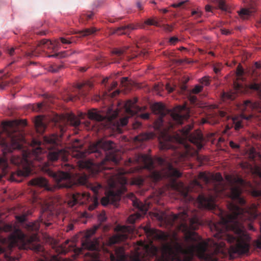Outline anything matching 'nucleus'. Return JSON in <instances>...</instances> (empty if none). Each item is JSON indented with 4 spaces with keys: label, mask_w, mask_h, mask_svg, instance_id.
Here are the masks:
<instances>
[{
    "label": "nucleus",
    "mask_w": 261,
    "mask_h": 261,
    "mask_svg": "<svg viewBox=\"0 0 261 261\" xmlns=\"http://www.w3.org/2000/svg\"><path fill=\"white\" fill-rule=\"evenodd\" d=\"M245 107H248L249 106L251 109H255L257 107V103H252L251 101L249 100H247L244 101V103Z\"/></svg>",
    "instance_id": "obj_52"
},
{
    "label": "nucleus",
    "mask_w": 261,
    "mask_h": 261,
    "mask_svg": "<svg viewBox=\"0 0 261 261\" xmlns=\"http://www.w3.org/2000/svg\"><path fill=\"white\" fill-rule=\"evenodd\" d=\"M40 222L44 224L46 227L51 225V223L46 222L45 221L43 220V216H42L39 220H36L35 222H29L25 225V228L29 230L37 231L39 229Z\"/></svg>",
    "instance_id": "obj_21"
},
{
    "label": "nucleus",
    "mask_w": 261,
    "mask_h": 261,
    "mask_svg": "<svg viewBox=\"0 0 261 261\" xmlns=\"http://www.w3.org/2000/svg\"><path fill=\"white\" fill-rule=\"evenodd\" d=\"M116 229L119 231V232L110 238L109 241H108V245H112L126 239L128 238V234L133 232L134 228L133 225H123L117 226Z\"/></svg>",
    "instance_id": "obj_14"
},
{
    "label": "nucleus",
    "mask_w": 261,
    "mask_h": 261,
    "mask_svg": "<svg viewBox=\"0 0 261 261\" xmlns=\"http://www.w3.org/2000/svg\"><path fill=\"white\" fill-rule=\"evenodd\" d=\"M35 124L37 131L40 133H42L46 128V125L44 124L42 118L40 116L36 117Z\"/></svg>",
    "instance_id": "obj_32"
},
{
    "label": "nucleus",
    "mask_w": 261,
    "mask_h": 261,
    "mask_svg": "<svg viewBox=\"0 0 261 261\" xmlns=\"http://www.w3.org/2000/svg\"><path fill=\"white\" fill-rule=\"evenodd\" d=\"M129 198L133 201V204L135 207L139 209L142 214H145L148 210V205L143 203L139 200L136 199L134 194H130L128 195Z\"/></svg>",
    "instance_id": "obj_26"
},
{
    "label": "nucleus",
    "mask_w": 261,
    "mask_h": 261,
    "mask_svg": "<svg viewBox=\"0 0 261 261\" xmlns=\"http://www.w3.org/2000/svg\"><path fill=\"white\" fill-rule=\"evenodd\" d=\"M98 204V198L97 196H95L94 198V199H93V204L90 205L88 206V210H91V211L94 210L95 207H96Z\"/></svg>",
    "instance_id": "obj_50"
},
{
    "label": "nucleus",
    "mask_w": 261,
    "mask_h": 261,
    "mask_svg": "<svg viewBox=\"0 0 261 261\" xmlns=\"http://www.w3.org/2000/svg\"><path fill=\"white\" fill-rule=\"evenodd\" d=\"M145 23L147 25H153L156 27L159 26V23L157 21H156L152 19H150V18L147 19L145 21Z\"/></svg>",
    "instance_id": "obj_55"
},
{
    "label": "nucleus",
    "mask_w": 261,
    "mask_h": 261,
    "mask_svg": "<svg viewBox=\"0 0 261 261\" xmlns=\"http://www.w3.org/2000/svg\"><path fill=\"white\" fill-rule=\"evenodd\" d=\"M0 168H2L3 175H5L8 171V165L7 160L4 158L0 157Z\"/></svg>",
    "instance_id": "obj_37"
},
{
    "label": "nucleus",
    "mask_w": 261,
    "mask_h": 261,
    "mask_svg": "<svg viewBox=\"0 0 261 261\" xmlns=\"http://www.w3.org/2000/svg\"><path fill=\"white\" fill-rule=\"evenodd\" d=\"M143 184V180L142 178L140 177H137L134 178L132 182H130V184L132 185H135L137 186H141Z\"/></svg>",
    "instance_id": "obj_51"
},
{
    "label": "nucleus",
    "mask_w": 261,
    "mask_h": 261,
    "mask_svg": "<svg viewBox=\"0 0 261 261\" xmlns=\"http://www.w3.org/2000/svg\"><path fill=\"white\" fill-rule=\"evenodd\" d=\"M250 14V11L249 9H242L239 12V15L241 18L245 19L244 17V15H249Z\"/></svg>",
    "instance_id": "obj_48"
},
{
    "label": "nucleus",
    "mask_w": 261,
    "mask_h": 261,
    "mask_svg": "<svg viewBox=\"0 0 261 261\" xmlns=\"http://www.w3.org/2000/svg\"><path fill=\"white\" fill-rule=\"evenodd\" d=\"M92 200L88 193H76L72 194L68 200V205L70 207H73L76 204H83Z\"/></svg>",
    "instance_id": "obj_16"
},
{
    "label": "nucleus",
    "mask_w": 261,
    "mask_h": 261,
    "mask_svg": "<svg viewBox=\"0 0 261 261\" xmlns=\"http://www.w3.org/2000/svg\"><path fill=\"white\" fill-rule=\"evenodd\" d=\"M66 54L65 52H63V53H58L57 54L49 56L48 57H59L60 58H63V57H66Z\"/></svg>",
    "instance_id": "obj_62"
},
{
    "label": "nucleus",
    "mask_w": 261,
    "mask_h": 261,
    "mask_svg": "<svg viewBox=\"0 0 261 261\" xmlns=\"http://www.w3.org/2000/svg\"><path fill=\"white\" fill-rule=\"evenodd\" d=\"M151 110L153 113L159 115L160 117H163L168 113V110L165 108L163 103H154L151 106Z\"/></svg>",
    "instance_id": "obj_24"
},
{
    "label": "nucleus",
    "mask_w": 261,
    "mask_h": 261,
    "mask_svg": "<svg viewBox=\"0 0 261 261\" xmlns=\"http://www.w3.org/2000/svg\"><path fill=\"white\" fill-rule=\"evenodd\" d=\"M124 53V50L122 49H115L112 51L113 54H115L118 56H121Z\"/></svg>",
    "instance_id": "obj_60"
},
{
    "label": "nucleus",
    "mask_w": 261,
    "mask_h": 261,
    "mask_svg": "<svg viewBox=\"0 0 261 261\" xmlns=\"http://www.w3.org/2000/svg\"><path fill=\"white\" fill-rule=\"evenodd\" d=\"M48 174L54 178L56 182V187L58 188H70L75 184L69 172H54L49 170Z\"/></svg>",
    "instance_id": "obj_13"
},
{
    "label": "nucleus",
    "mask_w": 261,
    "mask_h": 261,
    "mask_svg": "<svg viewBox=\"0 0 261 261\" xmlns=\"http://www.w3.org/2000/svg\"><path fill=\"white\" fill-rule=\"evenodd\" d=\"M69 151H66L65 149H60L56 151H50L47 154V159L49 162H54L59 159L62 161L66 162L68 159V154Z\"/></svg>",
    "instance_id": "obj_18"
},
{
    "label": "nucleus",
    "mask_w": 261,
    "mask_h": 261,
    "mask_svg": "<svg viewBox=\"0 0 261 261\" xmlns=\"http://www.w3.org/2000/svg\"><path fill=\"white\" fill-rule=\"evenodd\" d=\"M222 180V177L220 173H216L215 174H211V182H213L214 185V190L208 197L203 195L199 196L198 201L199 207L211 210L215 207L216 198L221 196L225 189Z\"/></svg>",
    "instance_id": "obj_8"
},
{
    "label": "nucleus",
    "mask_w": 261,
    "mask_h": 261,
    "mask_svg": "<svg viewBox=\"0 0 261 261\" xmlns=\"http://www.w3.org/2000/svg\"><path fill=\"white\" fill-rule=\"evenodd\" d=\"M16 219L19 222H23L26 219V215H20V216H16Z\"/></svg>",
    "instance_id": "obj_61"
},
{
    "label": "nucleus",
    "mask_w": 261,
    "mask_h": 261,
    "mask_svg": "<svg viewBox=\"0 0 261 261\" xmlns=\"http://www.w3.org/2000/svg\"><path fill=\"white\" fill-rule=\"evenodd\" d=\"M66 117L71 125L74 126H77L80 124V120L73 114H67Z\"/></svg>",
    "instance_id": "obj_35"
},
{
    "label": "nucleus",
    "mask_w": 261,
    "mask_h": 261,
    "mask_svg": "<svg viewBox=\"0 0 261 261\" xmlns=\"http://www.w3.org/2000/svg\"><path fill=\"white\" fill-rule=\"evenodd\" d=\"M218 7L222 10H227V6L225 0H219L218 1Z\"/></svg>",
    "instance_id": "obj_49"
},
{
    "label": "nucleus",
    "mask_w": 261,
    "mask_h": 261,
    "mask_svg": "<svg viewBox=\"0 0 261 261\" xmlns=\"http://www.w3.org/2000/svg\"><path fill=\"white\" fill-rule=\"evenodd\" d=\"M210 80L208 76H203L201 78L199 82L202 83V84L204 86H207L210 84Z\"/></svg>",
    "instance_id": "obj_53"
},
{
    "label": "nucleus",
    "mask_w": 261,
    "mask_h": 261,
    "mask_svg": "<svg viewBox=\"0 0 261 261\" xmlns=\"http://www.w3.org/2000/svg\"><path fill=\"white\" fill-rule=\"evenodd\" d=\"M85 85H88L89 87H92V84L90 82H87V83H82L80 84H78L76 86L77 88L81 89L83 87H84Z\"/></svg>",
    "instance_id": "obj_59"
},
{
    "label": "nucleus",
    "mask_w": 261,
    "mask_h": 261,
    "mask_svg": "<svg viewBox=\"0 0 261 261\" xmlns=\"http://www.w3.org/2000/svg\"><path fill=\"white\" fill-rule=\"evenodd\" d=\"M171 187L179 192L184 198L188 197V192L190 191H193L195 187L201 188V185L197 180H194L191 182L188 187L184 185L182 182H177L173 181L170 184Z\"/></svg>",
    "instance_id": "obj_15"
},
{
    "label": "nucleus",
    "mask_w": 261,
    "mask_h": 261,
    "mask_svg": "<svg viewBox=\"0 0 261 261\" xmlns=\"http://www.w3.org/2000/svg\"><path fill=\"white\" fill-rule=\"evenodd\" d=\"M173 126L171 123L169 124L168 129H165L160 133L159 137L160 147L163 150L174 149L177 147L183 148L185 151L180 153L176 151L175 155L173 158V163H178L186 160L189 157L194 156L197 154V151L191 147L187 143V139L189 130L192 128V125H188L180 130L174 137L169 135L168 130Z\"/></svg>",
    "instance_id": "obj_3"
},
{
    "label": "nucleus",
    "mask_w": 261,
    "mask_h": 261,
    "mask_svg": "<svg viewBox=\"0 0 261 261\" xmlns=\"http://www.w3.org/2000/svg\"><path fill=\"white\" fill-rule=\"evenodd\" d=\"M240 166L242 167V168L244 169H248L250 170L251 169V165L250 164L247 162H244L240 164Z\"/></svg>",
    "instance_id": "obj_58"
},
{
    "label": "nucleus",
    "mask_w": 261,
    "mask_h": 261,
    "mask_svg": "<svg viewBox=\"0 0 261 261\" xmlns=\"http://www.w3.org/2000/svg\"><path fill=\"white\" fill-rule=\"evenodd\" d=\"M44 47L53 50H58L60 48V44L58 40L51 41L48 40H42L40 42Z\"/></svg>",
    "instance_id": "obj_29"
},
{
    "label": "nucleus",
    "mask_w": 261,
    "mask_h": 261,
    "mask_svg": "<svg viewBox=\"0 0 261 261\" xmlns=\"http://www.w3.org/2000/svg\"><path fill=\"white\" fill-rule=\"evenodd\" d=\"M203 89V86H200V85H196L195 86V87L193 88L192 89V93L197 94L199 93L200 92H201Z\"/></svg>",
    "instance_id": "obj_54"
},
{
    "label": "nucleus",
    "mask_w": 261,
    "mask_h": 261,
    "mask_svg": "<svg viewBox=\"0 0 261 261\" xmlns=\"http://www.w3.org/2000/svg\"><path fill=\"white\" fill-rule=\"evenodd\" d=\"M243 184V180L241 178H237L235 180V184L231 188L230 197L232 199H237L239 204L243 205L245 203L243 198L239 197L242 191V186Z\"/></svg>",
    "instance_id": "obj_17"
},
{
    "label": "nucleus",
    "mask_w": 261,
    "mask_h": 261,
    "mask_svg": "<svg viewBox=\"0 0 261 261\" xmlns=\"http://www.w3.org/2000/svg\"><path fill=\"white\" fill-rule=\"evenodd\" d=\"M249 88L259 91L260 90V85L257 83H253L250 85Z\"/></svg>",
    "instance_id": "obj_56"
},
{
    "label": "nucleus",
    "mask_w": 261,
    "mask_h": 261,
    "mask_svg": "<svg viewBox=\"0 0 261 261\" xmlns=\"http://www.w3.org/2000/svg\"><path fill=\"white\" fill-rule=\"evenodd\" d=\"M137 28V27L134 24L124 25L118 28L113 33L117 35H128L130 31L136 30Z\"/></svg>",
    "instance_id": "obj_27"
},
{
    "label": "nucleus",
    "mask_w": 261,
    "mask_h": 261,
    "mask_svg": "<svg viewBox=\"0 0 261 261\" xmlns=\"http://www.w3.org/2000/svg\"><path fill=\"white\" fill-rule=\"evenodd\" d=\"M135 252L132 261H149L150 258L155 256L158 249L151 243L146 244L140 241L134 247Z\"/></svg>",
    "instance_id": "obj_10"
},
{
    "label": "nucleus",
    "mask_w": 261,
    "mask_h": 261,
    "mask_svg": "<svg viewBox=\"0 0 261 261\" xmlns=\"http://www.w3.org/2000/svg\"><path fill=\"white\" fill-rule=\"evenodd\" d=\"M128 123V118L124 117L122 119H119V121L117 122L118 126H117V130L118 132H121V129L119 128V127L124 126L125 125H127Z\"/></svg>",
    "instance_id": "obj_42"
},
{
    "label": "nucleus",
    "mask_w": 261,
    "mask_h": 261,
    "mask_svg": "<svg viewBox=\"0 0 261 261\" xmlns=\"http://www.w3.org/2000/svg\"><path fill=\"white\" fill-rule=\"evenodd\" d=\"M125 258L124 248L119 247L116 248L115 255L110 254L111 261H123Z\"/></svg>",
    "instance_id": "obj_28"
},
{
    "label": "nucleus",
    "mask_w": 261,
    "mask_h": 261,
    "mask_svg": "<svg viewBox=\"0 0 261 261\" xmlns=\"http://www.w3.org/2000/svg\"><path fill=\"white\" fill-rule=\"evenodd\" d=\"M228 208L230 214H226L221 211V221L211 224L210 229L214 232L213 236L216 239L236 243L228 249L229 256L235 257L236 255L249 251L250 238L245 231L242 221H251L256 217V205L252 204L249 207L243 210L230 203L228 204Z\"/></svg>",
    "instance_id": "obj_2"
},
{
    "label": "nucleus",
    "mask_w": 261,
    "mask_h": 261,
    "mask_svg": "<svg viewBox=\"0 0 261 261\" xmlns=\"http://www.w3.org/2000/svg\"><path fill=\"white\" fill-rule=\"evenodd\" d=\"M135 103L132 100H128L124 104L125 111L128 115H134L139 109H135ZM135 109V110H134Z\"/></svg>",
    "instance_id": "obj_31"
},
{
    "label": "nucleus",
    "mask_w": 261,
    "mask_h": 261,
    "mask_svg": "<svg viewBox=\"0 0 261 261\" xmlns=\"http://www.w3.org/2000/svg\"><path fill=\"white\" fill-rule=\"evenodd\" d=\"M163 123V121L162 119V117H159L154 122L153 127L154 129L158 130L162 126Z\"/></svg>",
    "instance_id": "obj_43"
},
{
    "label": "nucleus",
    "mask_w": 261,
    "mask_h": 261,
    "mask_svg": "<svg viewBox=\"0 0 261 261\" xmlns=\"http://www.w3.org/2000/svg\"><path fill=\"white\" fill-rule=\"evenodd\" d=\"M95 229L89 230L87 231L85 235V237H86V240L82 242L81 248H76L75 247V243L77 241V237L75 236L72 238L71 240H66L64 243V247H62V250L60 252L61 253H66L67 252V249H66L65 245H67L70 242H72V244L70 245V247H74L73 251L75 253L74 256L77 255L79 254H80L82 252L83 249H87L91 250H95L96 248V241H92L89 240V237L93 235L94 233Z\"/></svg>",
    "instance_id": "obj_12"
},
{
    "label": "nucleus",
    "mask_w": 261,
    "mask_h": 261,
    "mask_svg": "<svg viewBox=\"0 0 261 261\" xmlns=\"http://www.w3.org/2000/svg\"><path fill=\"white\" fill-rule=\"evenodd\" d=\"M185 109V106H178L171 112L170 116L171 118H172L177 124H181L184 120H186L188 118L189 115L188 113L186 114H182L181 112Z\"/></svg>",
    "instance_id": "obj_19"
},
{
    "label": "nucleus",
    "mask_w": 261,
    "mask_h": 261,
    "mask_svg": "<svg viewBox=\"0 0 261 261\" xmlns=\"http://www.w3.org/2000/svg\"><path fill=\"white\" fill-rule=\"evenodd\" d=\"M7 138L0 140V145L3 153L5 155L14 149H20L24 140L23 136L20 132L19 125H26L25 120H13L3 123Z\"/></svg>",
    "instance_id": "obj_5"
},
{
    "label": "nucleus",
    "mask_w": 261,
    "mask_h": 261,
    "mask_svg": "<svg viewBox=\"0 0 261 261\" xmlns=\"http://www.w3.org/2000/svg\"><path fill=\"white\" fill-rule=\"evenodd\" d=\"M87 177L85 175L80 176L77 177V183L80 185H84L87 183Z\"/></svg>",
    "instance_id": "obj_46"
},
{
    "label": "nucleus",
    "mask_w": 261,
    "mask_h": 261,
    "mask_svg": "<svg viewBox=\"0 0 261 261\" xmlns=\"http://www.w3.org/2000/svg\"><path fill=\"white\" fill-rule=\"evenodd\" d=\"M190 141L197 145L198 149H200L201 145L200 144L201 141H202V135L199 130H196L193 133L190 137Z\"/></svg>",
    "instance_id": "obj_30"
},
{
    "label": "nucleus",
    "mask_w": 261,
    "mask_h": 261,
    "mask_svg": "<svg viewBox=\"0 0 261 261\" xmlns=\"http://www.w3.org/2000/svg\"><path fill=\"white\" fill-rule=\"evenodd\" d=\"M59 140L58 136L55 135H53L50 136H46L44 137V141L46 142V143L49 144L56 145L58 144V141Z\"/></svg>",
    "instance_id": "obj_36"
},
{
    "label": "nucleus",
    "mask_w": 261,
    "mask_h": 261,
    "mask_svg": "<svg viewBox=\"0 0 261 261\" xmlns=\"http://www.w3.org/2000/svg\"><path fill=\"white\" fill-rule=\"evenodd\" d=\"M136 161L137 162H141L144 163V167L143 168H145L149 170L152 169L153 168V161L150 156L141 154L137 156Z\"/></svg>",
    "instance_id": "obj_22"
},
{
    "label": "nucleus",
    "mask_w": 261,
    "mask_h": 261,
    "mask_svg": "<svg viewBox=\"0 0 261 261\" xmlns=\"http://www.w3.org/2000/svg\"><path fill=\"white\" fill-rule=\"evenodd\" d=\"M241 86L237 83H234V90L229 91L228 92H223L221 94V98L223 100L234 99L237 95V93L240 90Z\"/></svg>",
    "instance_id": "obj_20"
},
{
    "label": "nucleus",
    "mask_w": 261,
    "mask_h": 261,
    "mask_svg": "<svg viewBox=\"0 0 261 261\" xmlns=\"http://www.w3.org/2000/svg\"><path fill=\"white\" fill-rule=\"evenodd\" d=\"M244 73L243 68L240 66L239 65L237 70V75L239 78L242 76Z\"/></svg>",
    "instance_id": "obj_57"
},
{
    "label": "nucleus",
    "mask_w": 261,
    "mask_h": 261,
    "mask_svg": "<svg viewBox=\"0 0 261 261\" xmlns=\"http://www.w3.org/2000/svg\"><path fill=\"white\" fill-rule=\"evenodd\" d=\"M254 173L261 178V168L258 167H255Z\"/></svg>",
    "instance_id": "obj_64"
},
{
    "label": "nucleus",
    "mask_w": 261,
    "mask_h": 261,
    "mask_svg": "<svg viewBox=\"0 0 261 261\" xmlns=\"http://www.w3.org/2000/svg\"><path fill=\"white\" fill-rule=\"evenodd\" d=\"M125 172H117L113 174L111 172L106 173L107 187L106 195L101 199V204L104 206L109 204L117 206L121 199V194L125 191V185L127 180L123 174Z\"/></svg>",
    "instance_id": "obj_6"
},
{
    "label": "nucleus",
    "mask_w": 261,
    "mask_h": 261,
    "mask_svg": "<svg viewBox=\"0 0 261 261\" xmlns=\"http://www.w3.org/2000/svg\"><path fill=\"white\" fill-rule=\"evenodd\" d=\"M156 163L160 165H164L165 168L162 171L159 172L154 171L151 173V177L155 181H158L162 178H178L180 177L181 173L174 168L173 166L169 163L161 158H158Z\"/></svg>",
    "instance_id": "obj_11"
},
{
    "label": "nucleus",
    "mask_w": 261,
    "mask_h": 261,
    "mask_svg": "<svg viewBox=\"0 0 261 261\" xmlns=\"http://www.w3.org/2000/svg\"><path fill=\"white\" fill-rule=\"evenodd\" d=\"M140 217V215L139 213L133 214L130 215L128 218L127 221L129 223L133 224L137 219H138Z\"/></svg>",
    "instance_id": "obj_44"
},
{
    "label": "nucleus",
    "mask_w": 261,
    "mask_h": 261,
    "mask_svg": "<svg viewBox=\"0 0 261 261\" xmlns=\"http://www.w3.org/2000/svg\"><path fill=\"white\" fill-rule=\"evenodd\" d=\"M29 184L32 186L45 188L46 189L50 191H53L54 189L48 187L47 181L46 179L44 177L35 178L30 181Z\"/></svg>",
    "instance_id": "obj_23"
},
{
    "label": "nucleus",
    "mask_w": 261,
    "mask_h": 261,
    "mask_svg": "<svg viewBox=\"0 0 261 261\" xmlns=\"http://www.w3.org/2000/svg\"><path fill=\"white\" fill-rule=\"evenodd\" d=\"M88 188L93 191L95 194H96L98 193L99 190L101 189V186L100 184L97 183H90L88 185Z\"/></svg>",
    "instance_id": "obj_41"
},
{
    "label": "nucleus",
    "mask_w": 261,
    "mask_h": 261,
    "mask_svg": "<svg viewBox=\"0 0 261 261\" xmlns=\"http://www.w3.org/2000/svg\"><path fill=\"white\" fill-rule=\"evenodd\" d=\"M198 178L206 183L211 182V173L205 172H200L198 175Z\"/></svg>",
    "instance_id": "obj_38"
},
{
    "label": "nucleus",
    "mask_w": 261,
    "mask_h": 261,
    "mask_svg": "<svg viewBox=\"0 0 261 261\" xmlns=\"http://www.w3.org/2000/svg\"><path fill=\"white\" fill-rule=\"evenodd\" d=\"M154 136L155 135L152 132L145 133L139 136L138 140L140 141H146L152 139Z\"/></svg>",
    "instance_id": "obj_39"
},
{
    "label": "nucleus",
    "mask_w": 261,
    "mask_h": 261,
    "mask_svg": "<svg viewBox=\"0 0 261 261\" xmlns=\"http://www.w3.org/2000/svg\"><path fill=\"white\" fill-rule=\"evenodd\" d=\"M251 117V115L246 117L244 114H241L239 116L232 118L231 121L233 124H234V129L239 130L240 128H242L243 127V125L242 124V121L244 120H249Z\"/></svg>",
    "instance_id": "obj_25"
},
{
    "label": "nucleus",
    "mask_w": 261,
    "mask_h": 261,
    "mask_svg": "<svg viewBox=\"0 0 261 261\" xmlns=\"http://www.w3.org/2000/svg\"><path fill=\"white\" fill-rule=\"evenodd\" d=\"M247 154H248L249 159L252 160L256 156V152L254 148H251L247 151Z\"/></svg>",
    "instance_id": "obj_47"
},
{
    "label": "nucleus",
    "mask_w": 261,
    "mask_h": 261,
    "mask_svg": "<svg viewBox=\"0 0 261 261\" xmlns=\"http://www.w3.org/2000/svg\"><path fill=\"white\" fill-rule=\"evenodd\" d=\"M107 161H112L115 163H118L119 160L116 156H115L113 155H111L110 156H109V155L106 156L105 159L99 163V166L98 167V171H100L102 168V166L103 165H104L105 163Z\"/></svg>",
    "instance_id": "obj_33"
},
{
    "label": "nucleus",
    "mask_w": 261,
    "mask_h": 261,
    "mask_svg": "<svg viewBox=\"0 0 261 261\" xmlns=\"http://www.w3.org/2000/svg\"><path fill=\"white\" fill-rule=\"evenodd\" d=\"M96 31V30L94 28L91 29H87L81 31V33L82 34V36H87L90 35L94 33Z\"/></svg>",
    "instance_id": "obj_45"
},
{
    "label": "nucleus",
    "mask_w": 261,
    "mask_h": 261,
    "mask_svg": "<svg viewBox=\"0 0 261 261\" xmlns=\"http://www.w3.org/2000/svg\"><path fill=\"white\" fill-rule=\"evenodd\" d=\"M77 165L81 168H91L92 167L91 162L82 160L77 162Z\"/></svg>",
    "instance_id": "obj_40"
},
{
    "label": "nucleus",
    "mask_w": 261,
    "mask_h": 261,
    "mask_svg": "<svg viewBox=\"0 0 261 261\" xmlns=\"http://www.w3.org/2000/svg\"><path fill=\"white\" fill-rule=\"evenodd\" d=\"M36 239L35 235L28 238L22 231L17 228L16 225L7 224L0 227V253L15 246L25 249L30 243L34 242Z\"/></svg>",
    "instance_id": "obj_4"
},
{
    "label": "nucleus",
    "mask_w": 261,
    "mask_h": 261,
    "mask_svg": "<svg viewBox=\"0 0 261 261\" xmlns=\"http://www.w3.org/2000/svg\"><path fill=\"white\" fill-rule=\"evenodd\" d=\"M188 216H168L171 226L176 225L185 234L184 241L177 242L176 233L172 234L151 228L148 225L143 227L147 238L165 242L161 248L162 261H191L194 253L205 261H217L215 254L223 252L225 244L222 241L199 242L200 236L195 232L200 225L197 216H193L187 223Z\"/></svg>",
    "instance_id": "obj_1"
},
{
    "label": "nucleus",
    "mask_w": 261,
    "mask_h": 261,
    "mask_svg": "<svg viewBox=\"0 0 261 261\" xmlns=\"http://www.w3.org/2000/svg\"><path fill=\"white\" fill-rule=\"evenodd\" d=\"M88 116L90 119L95 120L97 121H101L103 120V117L96 111L95 110L89 111L88 113Z\"/></svg>",
    "instance_id": "obj_34"
},
{
    "label": "nucleus",
    "mask_w": 261,
    "mask_h": 261,
    "mask_svg": "<svg viewBox=\"0 0 261 261\" xmlns=\"http://www.w3.org/2000/svg\"><path fill=\"white\" fill-rule=\"evenodd\" d=\"M43 152L44 151L40 146H37L36 147H34L31 153L28 154L24 153L23 157L16 155L12 156L11 159L12 163L16 165L20 164H23L24 165L22 169L18 170L16 172L12 174L11 177V180L16 181L14 179L16 176L19 177L28 176L32 170L31 160L34 159L36 161H41L42 159V154Z\"/></svg>",
    "instance_id": "obj_7"
},
{
    "label": "nucleus",
    "mask_w": 261,
    "mask_h": 261,
    "mask_svg": "<svg viewBox=\"0 0 261 261\" xmlns=\"http://www.w3.org/2000/svg\"><path fill=\"white\" fill-rule=\"evenodd\" d=\"M128 83V77H122L121 80V84L123 87H127V85Z\"/></svg>",
    "instance_id": "obj_63"
},
{
    "label": "nucleus",
    "mask_w": 261,
    "mask_h": 261,
    "mask_svg": "<svg viewBox=\"0 0 261 261\" xmlns=\"http://www.w3.org/2000/svg\"><path fill=\"white\" fill-rule=\"evenodd\" d=\"M82 146V143H80L78 140H75L70 147V150L72 151V156L77 159H82L86 156L87 153L95 152L98 154L96 155V156H98L101 154L100 149L105 151L113 150L115 143L112 141H99L95 145L90 146L88 151H79V149H81Z\"/></svg>",
    "instance_id": "obj_9"
}]
</instances>
